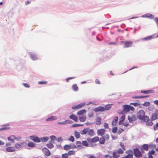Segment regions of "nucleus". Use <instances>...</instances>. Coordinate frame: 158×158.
Listing matches in <instances>:
<instances>
[{
    "label": "nucleus",
    "instance_id": "1",
    "mask_svg": "<svg viewBox=\"0 0 158 158\" xmlns=\"http://www.w3.org/2000/svg\"><path fill=\"white\" fill-rule=\"evenodd\" d=\"M144 111L142 110H139L137 113V116L140 120H143L144 122H147L149 120L148 116L145 115Z\"/></svg>",
    "mask_w": 158,
    "mask_h": 158
},
{
    "label": "nucleus",
    "instance_id": "2",
    "mask_svg": "<svg viewBox=\"0 0 158 158\" xmlns=\"http://www.w3.org/2000/svg\"><path fill=\"white\" fill-rule=\"evenodd\" d=\"M123 112L124 113H126L130 111V110L133 111L134 110V107L129 105H125L123 106Z\"/></svg>",
    "mask_w": 158,
    "mask_h": 158
},
{
    "label": "nucleus",
    "instance_id": "3",
    "mask_svg": "<svg viewBox=\"0 0 158 158\" xmlns=\"http://www.w3.org/2000/svg\"><path fill=\"white\" fill-rule=\"evenodd\" d=\"M110 139V136L108 134H106L105 135L102 136L100 139L99 143L101 144L105 143V141H108Z\"/></svg>",
    "mask_w": 158,
    "mask_h": 158
},
{
    "label": "nucleus",
    "instance_id": "4",
    "mask_svg": "<svg viewBox=\"0 0 158 158\" xmlns=\"http://www.w3.org/2000/svg\"><path fill=\"white\" fill-rule=\"evenodd\" d=\"M134 153L135 156L137 158H139L141 157L142 156L141 152L138 148H136L134 149Z\"/></svg>",
    "mask_w": 158,
    "mask_h": 158
},
{
    "label": "nucleus",
    "instance_id": "5",
    "mask_svg": "<svg viewBox=\"0 0 158 158\" xmlns=\"http://www.w3.org/2000/svg\"><path fill=\"white\" fill-rule=\"evenodd\" d=\"M158 110H156L154 113H153L151 117L152 121L155 120L158 118Z\"/></svg>",
    "mask_w": 158,
    "mask_h": 158
},
{
    "label": "nucleus",
    "instance_id": "6",
    "mask_svg": "<svg viewBox=\"0 0 158 158\" xmlns=\"http://www.w3.org/2000/svg\"><path fill=\"white\" fill-rule=\"evenodd\" d=\"M105 130L104 129H100L98 130L97 134L99 136H102L105 133Z\"/></svg>",
    "mask_w": 158,
    "mask_h": 158
},
{
    "label": "nucleus",
    "instance_id": "7",
    "mask_svg": "<svg viewBox=\"0 0 158 158\" xmlns=\"http://www.w3.org/2000/svg\"><path fill=\"white\" fill-rule=\"evenodd\" d=\"M42 151L43 153L46 156H49L51 155V153L46 148H44L42 149Z\"/></svg>",
    "mask_w": 158,
    "mask_h": 158
},
{
    "label": "nucleus",
    "instance_id": "8",
    "mask_svg": "<svg viewBox=\"0 0 158 158\" xmlns=\"http://www.w3.org/2000/svg\"><path fill=\"white\" fill-rule=\"evenodd\" d=\"M124 44V48H128L131 47L132 46L133 44V42L132 41H125L124 42H122Z\"/></svg>",
    "mask_w": 158,
    "mask_h": 158
},
{
    "label": "nucleus",
    "instance_id": "9",
    "mask_svg": "<svg viewBox=\"0 0 158 158\" xmlns=\"http://www.w3.org/2000/svg\"><path fill=\"white\" fill-rule=\"evenodd\" d=\"M30 138L35 142L39 143L40 142V140L38 137L35 136H31L30 137Z\"/></svg>",
    "mask_w": 158,
    "mask_h": 158
},
{
    "label": "nucleus",
    "instance_id": "10",
    "mask_svg": "<svg viewBox=\"0 0 158 158\" xmlns=\"http://www.w3.org/2000/svg\"><path fill=\"white\" fill-rule=\"evenodd\" d=\"M85 105V103H81L76 106H75L74 107H72V108L73 109H78L81 108Z\"/></svg>",
    "mask_w": 158,
    "mask_h": 158
},
{
    "label": "nucleus",
    "instance_id": "11",
    "mask_svg": "<svg viewBox=\"0 0 158 158\" xmlns=\"http://www.w3.org/2000/svg\"><path fill=\"white\" fill-rule=\"evenodd\" d=\"M142 17L143 18H149L151 19H153L154 18V16L150 14H147L144 15H142Z\"/></svg>",
    "mask_w": 158,
    "mask_h": 158
},
{
    "label": "nucleus",
    "instance_id": "12",
    "mask_svg": "<svg viewBox=\"0 0 158 158\" xmlns=\"http://www.w3.org/2000/svg\"><path fill=\"white\" fill-rule=\"evenodd\" d=\"M80 121L82 122H85L86 120V117L85 115H83L79 117Z\"/></svg>",
    "mask_w": 158,
    "mask_h": 158
},
{
    "label": "nucleus",
    "instance_id": "13",
    "mask_svg": "<svg viewBox=\"0 0 158 158\" xmlns=\"http://www.w3.org/2000/svg\"><path fill=\"white\" fill-rule=\"evenodd\" d=\"M128 119L130 123L136 120L135 116L134 115L131 116H128Z\"/></svg>",
    "mask_w": 158,
    "mask_h": 158
},
{
    "label": "nucleus",
    "instance_id": "14",
    "mask_svg": "<svg viewBox=\"0 0 158 158\" xmlns=\"http://www.w3.org/2000/svg\"><path fill=\"white\" fill-rule=\"evenodd\" d=\"M69 118L73 120L75 122L78 121V118L75 115L73 114H71Z\"/></svg>",
    "mask_w": 158,
    "mask_h": 158
},
{
    "label": "nucleus",
    "instance_id": "15",
    "mask_svg": "<svg viewBox=\"0 0 158 158\" xmlns=\"http://www.w3.org/2000/svg\"><path fill=\"white\" fill-rule=\"evenodd\" d=\"M155 92L154 90H141V92L143 94H150L153 93Z\"/></svg>",
    "mask_w": 158,
    "mask_h": 158
},
{
    "label": "nucleus",
    "instance_id": "16",
    "mask_svg": "<svg viewBox=\"0 0 158 158\" xmlns=\"http://www.w3.org/2000/svg\"><path fill=\"white\" fill-rule=\"evenodd\" d=\"M6 150L9 152H12L15 151V148L13 147H8L6 148Z\"/></svg>",
    "mask_w": 158,
    "mask_h": 158
},
{
    "label": "nucleus",
    "instance_id": "17",
    "mask_svg": "<svg viewBox=\"0 0 158 158\" xmlns=\"http://www.w3.org/2000/svg\"><path fill=\"white\" fill-rule=\"evenodd\" d=\"M118 118L117 116H115L114 118V120H113L112 124L113 126H115L117 124V122L118 121Z\"/></svg>",
    "mask_w": 158,
    "mask_h": 158
},
{
    "label": "nucleus",
    "instance_id": "18",
    "mask_svg": "<svg viewBox=\"0 0 158 158\" xmlns=\"http://www.w3.org/2000/svg\"><path fill=\"white\" fill-rule=\"evenodd\" d=\"M86 112V110L85 109H83L79 110L77 112V114L79 115H82Z\"/></svg>",
    "mask_w": 158,
    "mask_h": 158
},
{
    "label": "nucleus",
    "instance_id": "19",
    "mask_svg": "<svg viewBox=\"0 0 158 158\" xmlns=\"http://www.w3.org/2000/svg\"><path fill=\"white\" fill-rule=\"evenodd\" d=\"M88 134L89 135L93 136L94 135V131L92 129H90L88 128Z\"/></svg>",
    "mask_w": 158,
    "mask_h": 158
},
{
    "label": "nucleus",
    "instance_id": "20",
    "mask_svg": "<svg viewBox=\"0 0 158 158\" xmlns=\"http://www.w3.org/2000/svg\"><path fill=\"white\" fill-rule=\"evenodd\" d=\"M99 140V138L98 137L96 136L91 139V141L93 143H95Z\"/></svg>",
    "mask_w": 158,
    "mask_h": 158
},
{
    "label": "nucleus",
    "instance_id": "21",
    "mask_svg": "<svg viewBox=\"0 0 158 158\" xmlns=\"http://www.w3.org/2000/svg\"><path fill=\"white\" fill-rule=\"evenodd\" d=\"M102 119L100 117H98L96 119V124L97 125H100L101 124Z\"/></svg>",
    "mask_w": 158,
    "mask_h": 158
},
{
    "label": "nucleus",
    "instance_id": "22",
    "mask_svg": "<svg viewBox=\"0 0 158 158\" xmlns=\"http://www.w3.org/2000/svg\"><path fill=\"white\" fill-rule=\"evenodd\" d=\"M72 88L73 90L75 91H77L78 90V88L77 85L76 84H74L72 85Z\"/></svg>",
    "mask_w": 158,
    "mask_h": 158
},
{
    "label": "nucleus",
    "instance_id": "23",
    "mask_svg": "<svg viewBox=\"0 0 158 158\" xmlns=\"http://www.w3.org/2000/svg\"><path fill=\"white\" fill-rule=\"evenodd\" d=\"M57 118L55 116H52L46 119V121H51L56 119Z\"/></svg>",
    "mask_w": 158,
    "mask_h": 158
},
{
    "label": "nucleus",
    "instance_id": "24",
    "mask_svg": "<svg viewBox=\"0 0 158 158\" xmlns=\"http://www.w3.org/2000/svg\"><path fill=\"white\" fill-rule=\"evenodd\" d=\"M30 58L33 60H35L38 59L36 56L34 54L31 53V54Z\"/></svg>",
    "mask_w": 158,
    "mask_h": 158
},
{
    "label": "nucleus",
    "instance_id": "25",
    "mask_svg": "<svg viewBox=\"0 0 158 158\" xmlns=\"http://www.w3.org/2000/svg\"><path fill=\"white\" fill-rule=\"evenodd\" d=\"M16 139V137L14 135H11L8 138V140L11 141L12 142H13L14 140Z\"/></svg>",
    "mask_w": 158,
    "mask_h": 158
},
{
    "label": "nucleus",
    "instance_id": "26",
    "mask_svg": "<svg viewBox=\"0 0 158 158\" xmlns=\"http://www.w3.org/2000/svg\"><path fill=\"white\" fill-rule=\"evenodd\" d=\"M71 146L69 145H65L64 146V148L66 150H69L71 148Z\"/></svg>",
    "mask_w": 158,
    "mask_h": 158
},
{
    "label": "nucleus",
    "instance_id": "27",
    "mask_svg": "<svg viewBox=\"0 0 158 158\" xmlns=\"http://www.w3.org/2000/svg\"><path fill=\"white\" fill-rule=\"evenodd\" d=\"M15 147L16 149H21L22 148V146L19 143H16Z\"/></svg>",
    "mask_w": 158,
    "mask_h": 158
},
{
    "label": "nucleus",
    "instance_id": "28",
    "mask_svg": "<svg viewBox=\"0 0 158 158\" xmlns=\"http://www.w3.org/2000/svg\"><path fill=\"white\" fill-rule=\"evenodd\" d=\"M89 128H86L84 129L81 132V134L82 135H85L88 133Z\"/></svg>",
    "mask_w": 158,
    "mask_h": 158
},
{
    "label": "nucleus",
    "instance_id": "29",
    "mask_svg": "<svg viewBox=\"0 0 158 158\" xmlns=\"http://www.w3.org/2000/svg\"><path fill=\"white\" fill-rule=\"evenodd\" d=\"M46 145L47 147L49 148H52L54 147L53 145L51 142H50L49 143H47Z\"/></svg>",
    "mask_w": 158,
    "mask_h": 158
},
{
    "label": "nucleus",
    "instance_id": "30",
    "mask_svg": "<svg viewBox=\"0 0 158 158\" xmlns=\"http://www.w3.org/2000/svg\"><path fill=\"white\" fill-rule=\"evenodd\" d=\"M111 106L110 104H108L106 105L104 107L105 110H108L111 108Z\"/></svg>",
    "mask_w": 158,
    "mask_h": 158
},
{
    "label": "nucleus",
    "instance_id": "31",
    "mask_svg": "<svg viewBox=\"0 0 158 158\" xmlns=\"http://www.w3.org/2000/svg\"><path fill=\"white\" fill-rule=\"evenodd\" d=\"M69 120H65V121L64 122H59L57 123L59 124H61V125H64V124H65L67 123H69Z\"/></svg>",
    "mask_w": 158,
    "mask_h": 158
},
{
    "label": "nucleus",
    "instance_id": "32",
    "mask_svg": "<svg viewBox=\"0 0 158 158\" xmlns=\"http://www.w3.org/2000/svg\"><path fill=\"white\" fill-rule=\"evenodd\" d=\"M142 148L144 150L147 151L148 149V145L144 144L142 146Z\"/></svg>",
    "mask_w": 158,
    "mask_h": 158
},
{
    "label": "nucleus",
    "instance_id": "33",
    "mask_svg": "<svg viewBox=\"0 0 158 158\" xmlns=\"http://www.w3.org/2000/svg\"><path fill=\"white\" fill-rule=\"evenodd\" d=\"M153 38V36H150L148 37H147L145 38H144L142 39V40H151Z\"/></svg>",
    "mask_w": 158,
    "mask_h": 158
},
{
    "label": "nucleus",
    "instance_id": "34",
    "mask_svg": "<svg viewBox=\"0 0 158 158\" xmlns=\"http://www.w3.org/2000/svg\"><path fill=\"white\" fill-rule=\"evenodd\" d=\"M28 146L29 147H33L35 146V144L33 142H29L28 143Z\"/></svg>",
    "mask_w": 158,
    "mask_h": 158
},
{
    "label": "nucleus",
    "instance_id": "35",
    "mask_svg": "<svg viewBox=\"0 0 158 158\" xmlns=\"http://www.w3.org/2000/svg\"><path fill=\"white\" fill-rule=\"evenodd\" d=\"M75 153V152L73 150L70 151L68 153V155H69V156L74 155Z\"/></svg>",
    "mask_w": 158,
    "mask_h": 158
},
{
    "label": "nucleus",
    "instance_id": "36",
    "mask_svg": "<svg viewBox=\"0 0 158 158\" xmlns=\"http://www.w3.org/2000/svg\"><path fill=\"white\" fill-rule=\"evenodd\" d=\"M75 136L77 138H79L80 137V134L77 131H75Z\"/></svg>",
    "mask_w": 158,
    "mask_h": 158
},
{
    "label": "nucleus",
    "instance_id": "37",
    "mask_svg": "<svg viewBox=\"0 0 158 158\" xmlns=\"http://www.w3.org/2000/svg\"><path fill=\"white\" fill-rule=\"evenodd\" d=\"M150 105V103L149 102H146L143 104V106H148Z\"/></svg>",
    "mask_w": 158,
    "mask_h": 158
},
{
    "label": "nucleus",
    "instance_id": "38",
    "mask_svg": "<svg viewBox=\"0 0 158 158\" xmlns=\"http://www.w3.org/2000/svg\"><path fill=\"white\" fill-rule=\"evenodd\" d=\"M76 145L77 147H81L82 146V143L80 141H77Z\"/></svg>",
    "mask_w": 158,
    "mask_h": 158
},
{
    "label": "nucleus",
    "instance_id": "39",
    "mask_svg": "<svg viewBox=\"0 0 158 158\" xmlns=\"http://www.w3.org/2000/svg\"><path fill=\"white\" fill-rule=\"evenodd\" d=\"M47 83V82L45 81H39L38 84L39 85H45Z\"/></svg>",
    "mask_w": 158,
    "mask_h": 158
},
{
    "label": "nucleus",
    "instance_id": "40",
    "mask_svg": "<svg viewBox=\"0 0 158 158\" xmlns=\"http://www.w3.org/2000/svg\"><path fill=\"white\" fill-rule=\"evenodd\" d=\"M117 152L118 153L120 154H123L124 153V151L121 148H119L118 151Z\"/></svg>",
    "mask_w": 158,
    "mask_h": 158
},
{
    "label": "nucleus",
    "instance_id": "41",
    "mask_svg": "<svg viewBox=\"0 0 158 158\" xmlns=\"http://www.w3.org/2000/svg\"><path fill=\"white\" fill-rule=\"evenodd\" d=\"M68 153H64L62 155V158H68Z\"/></svg>",
    "mask_w": 158,
    "mask_h": 158
},
{
    "label": "nucleus",
    "instance_id": "42",
    "mask_svg": "<svg viewBox=\"0 0 158 158\" xmlns=\"http://www.w3.org/2000/svg\"><path fill=\"white\" fill-rule=\"evenodd\" d=\"M82 145H83L84 146H88L89 143L87 141H82Z\"/></svg>",
    "mask_w": 158,
    "mask_h": 158
},
{
    "label": "nucleus",
    "instance_id": "43",
    "mask_svg": "<svg viewBox=\"0 0 158 158\" xmlns=\"http://www.w3.org/2000/svg\"><path fill=\"white\" fill-rule=\"evenodd\" d=\"M41 141L42 142H45L47 141L48 140V138L44 137L43 138H41Z\"/></svg>",
    "mask_w": 158,
    "mask_h": 158
},
{
    "label": "nucleus",
    "instance_id": "44",
    "mask_svg": "<svg viewBox=\"0 0 158 158\" xmlns=\"http://www.w3.org/2000/svg\"><path fill=\"white\" fill-rule=\"evenodd\" d=\"M140 104L139 103H131L130 105H132L134 106H138Z\"/></svg>",
    "mask_w": 158,
    "mask_h": 158
},
{
    "label": "nucleus",
    "instance_id": "45",
    "mask_svg": "<svg viewBox=\"0 0 158 158\" xmlns=\"http://www.w3.org/2000/svg\"><path fill=\"white\" fill-rule=\"evenodd\" d=\"M113 157L114 158H118V156L117 155L115 152H114L113 153Z\"/></svg>",
    "mask_w": 158,
    "mask_h": 158
},
{
    "label": "nucleus",
    "instance_id": "46",
    "mask_svg": "<svg viewBox=\"0 0 158 158\" xmlns=\"http://www.w3.org/2000/svg\"><path fill=\"white\" fill-rule=\"evenodd\" d=\"M117 130V127H114L112 129V132L114 133L116 132Z\"/></svg>",
    "mask_w": 158,
    "mask_h": 158
},
{
    "label": "nucleus",
    "instance_id": "47",
    "mask_svg": "<svg viewBox=\"0 0 158 158\" xmlns=\"http://www.w3.org/2000/svg\"><path fill=\"white\" fill-rule=\"evenodd\" d=\"M9 128H10L9 127H6L5 126H4L3 127L0 128V131H2L3 130H6L9 129Z\"/></svg>",
    "mask_w": 158,
    "mask_h": 158
},
{
    "label": "nucleus",
    "instance_id": "48",
    "mask_svg": "<svg viewBox=\"0 0 158 158\" xmlns=\"http://www.w3.org/2000/svg\"><path fill=\"white\" fill-rule=\"evenodd\" d=\"M155 152V151L152 150L151 151L149 152L148 153V155H153L154 154Z\"/></svg>",
    "mask_w": 158,
    "mask_h": 158
},
{
    "label": "nucleus",
    "instance_id": "49",
    "mask_svg": "<svg viewBox=\"0 0 158 158\" xmlns=\"http://www.w3.org/2000/svg\"><path fill=\"white\" fill-rule=\"evenodd\" d=\"M100 111H105L104 107L102 106L98 107Z\"/></svg>",
    "mask_w": 158,
    "mask_h": 158
},
{
    "label": "nucleus",
    "instance_id": "50",
    "mask_svg": "<svg viewBox=\"0 0 158 158\" xmlns=\"http://www.w3.org/2000/svg\"><path fill=\"white\" fill-rule=\"evenodd\" d=\"M88 116L89 117L91 118L94 116V114L93 112H90L88 113Z\"/></svg>",
    "mask_w": 158,
    "mask_h": 158
},
{
    "label": "nucleus",
    "instance_id": "51",
    "mask_svg": "<svg viewBox=\"0 0 158 158\" xmlns=\"http://www.w3.org/2000/svg\"><path fill=\"white\" fill-rule=\"evenodd\" d=\"M125 158H133V155L132 154H128L125 156Z\"/></svg>",
    "mask_w": 158,
    "mask_h": 158
},
{
    "label": "nucleus",
    "instance_id": "52",
    "mask_svg": "<svg viewBox=\"0 0 158 158\" xmlns=\"http://www.w3.org/2000/svg\"><path fill=\"white\" fill-rule=\"evenodd\" d=\"M69 140L73 142L74 141V138L73 136H71L69 138Z\"/></svg>",
    "mask_w": 158,
    "mask_h": 158
},
{
    "label": "nucleus",
    "instance_id": "53",
    "mask_svg": "<svg viewBox=\"0 0 158 158\" xmlns=\"http://www.w3.org/2000/svg\"><path fill=\"white\" fill-rule=\"evenodd\" d=\"M123 131H124V130L123 129L120 128V129H119L118 132V134H120Z\"/></svg>",
    "mask_w": 158,
    "mask_h": 158
},
{
    "label": "nucleus",
    "instance_id": "54",
    "mask_svg": "<svg viewBox=\"0 0 158 158\" xmlns=\"http://www.w3.org/2000/svg\"><path fill=\"white\" fill-rule=\"evenodd\" d=\"M120 145L121 147H122V148L124 150H125V148L124 146V145L123 143L122 142H121L120 143Z\"/></svg>",
    "mask_w": 158,
    "mask_h": 158
},
{
    "label": "nucleus",
    "instance_id": "55",
    "mask_svg": "<svg viewBox=\"0 0 158 158\" xmlns=\"http://www.w3.org/2000/svg\"><path fill=\"white\" fill-rule=\"evenodd\" d=\"M83 126L82 125L80 124H74L72 125V127H79V126Z\"/></svg>",
    "mask_w": 158,
    "mask_h": 158
},
{
    "label": "nucleus",
    "instance_id": "56",
    "mask_svg": "<svg viewBox=\"0 0 158 158\" xmlns=\"http://www.w3.org/2000/svg\"><path fill=\"white\" fill-rule=\"evenodd\" d=\"M75 78V77H68V78L66 79V81L67 82H69V81L68 80H70V79H74Z\"/></svg>",
    "mask_w": 158,
    "mask_h": 158
},
{
    "label": "nucleus",
    "instance_id": "57",
    "mask_svg": "<svg viewBox=\"0 0 158 158\" xmlns=\"http://www.w3.org/2000/svg\"><path fill=\"white\" fill-rule=\"evenodd\" d=\"M104 127L105 128L108 129L109 128L108 124L106 123H105L104 124Z\"/></svg>",
    "mask_w": 158,
    "mask_h": 158
},
{
    "label": "nucleus",
    "instance_id": "58",
    "mask_svg": "<svg viewBox=\"0 0 158 158\" xmlns=\"http://www.w3.org/2000/svg\"><path fill=\"white\" fill-rule=\"evenodd\" d=\"M95 82L96 84H100L101 83L100 81L98 79H96Z\"/></svg>",
    "mask_w": 158,
    "mask_h": 158
},
{
    "label": "nucleus",
    "instance_id": "59",
    "mask_svg": "<svg viewBox=\"0 0 158 158\" xmlns=\"http://www.w3.org/2000/svg\"><path fill=\"white\" fill-rule=\"evenodd\" d=\"M51 139L52 140H55L56 138V137L54 135H52L50 136V137Z\"/></svg>",
    "mask_w": 158,
    "mask_h": 158
},
{
    "label": "nucleus",
    "instance_id": "60",
    "mask_svg": "<svg viewBox=\"0 0 158 158\" xmlns=\"http://www.w3.org/2000/svg\"><path fill=\"white\" fill-rule=\"evenodd\" d=\"M154 21L156 22L158 27V18H156L154 19Z\"/></svg>",
    "mask_w": 158,
    "mask_h": 158
},
{
    "label": "nucleus",
    "instance_id": "61",
    "mask_svg": "<svg viewBox=\"0 0 158 158\" xmlns=\"http://www.w3.org/2000/svg\"><path fill=\"white\" fill-rule=\"evenodd\" d=\"M94 110L96 112H98L100 111L98 107L95 108L94 109Z\"/></svg>",
    "mask_w": 158,
    "mask_h": 158
},
{
    "label": "nucleus",
    "instance_id": "62",
    "mask_svg": "<svg viewBox=\"0 0 158 158\" xmlns=\"http://www.w3.org/2000/svg\"><path fill=\"white\" fill-rule=\"evenodd\" d=\"M158 127V122L156 124V125L154 127V130H156L157 129V128Z\"/></svg>",
    "mask_w": 158,
    "mask_h": 158
},
{
    "label": "nucleus",
    "instance_id": "63",
    "mask_svg": "<svg viewBox=\"0 0 158 158\" xmlns=\"http://www.w3.org/2000/svg\"><path fill=\"white\" fill-rule=\"evenodd\" d=\"M111 137L112 138V139L113 140H116L117 138V137L116 136L114 135H112Z\"/></svg>",
    "mask_w": 158,
    "mask_h": 158
},
{
    "label": "nucleus",
    "instance_id": "64",
    "mask_svg": "<svg viewBox=\"0 0 158 158\" xmlns=\"http://www.w3.org/2000/svg\"><path fill=\"white\" fill-rule=\"evenodd\" d=\"M23 84L24 86L26 87L29 88L30 87L29 85L27 83H23Z\"/></svg>",
    "mask_w": 158,
    "mask_h": 158
}]
</instances>
